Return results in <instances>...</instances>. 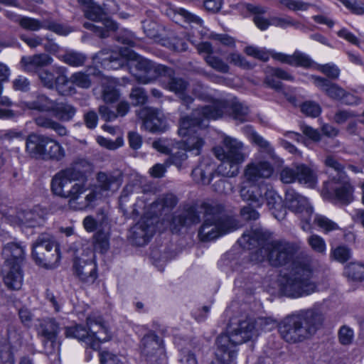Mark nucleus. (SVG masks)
I'll use <instances>...</instances> for the list:
<instances>
[{"label":"nucleus","mask_w":364,"mask_h":364,"mask_svg":"<svg viewBox=\"0 0 364 364\" xmlns=\"http://www.w3.org/2000/svg\"><path fill=\"white\" fill-rule=\"evenodd\" d=\"M129 97L134 105H144L147 100V95L144 89L141 87H133L130 92Z\"/></svg>","instance_id":"60"},{"label":"nucleus","mask_w":364,"mask_h":364,"mask_svg":"<svg viewBox=\"0 0 364 364\" xmlns=\"http://www.w3.org/2000/svg\"><path fill=\"white\" fill-rule=\"evenodd\" d=\"M301 110L308 116L316 117L320 114L321 109L318 104L314 102L308 101L302 104L301 106Z\"/></svg>","instance_id":"63"},{"label":"nucleus","mask_w":364,"mask_h":364,"mask_svg":"<svg viewBox=\"0 0 364 364\" xmlns=\"http://www.w3.org/2000/svg\"><path fill=\"white\" fill-rule=\"evenodd\" d=\"M78 1L82 4L87 5V9L85 11L86 18L97 23H100L105 16L103 9L100 6L95 5L92 0H78Z\"/></svg>","instance_id":"43"},{"label":"nucleus","mask_w":364,"mask_h":364,"mask_svg":"<svg viewBox=\"0 0 364 364\" xmlns=\"http://www.w3.org/2000/svg\"><path fill=\"white\" fill-rule=\"evenodd\" d=\"M259 330L255 325V319L247 317L240 320L237 326L230 335L220 334L216 340V346H219L218 355H222L225 350H228L227 355L236 357L237 346L257 338Z\"/></svg>","instance_id":"7"},{"label":"nucleus","mask_w":364,"mask_h":364,"mask_svg":"<svg viewBox=\"0 0 364 364\" xmlns=\"http://www.w3.org/2000/svg\"><path fill=\"white\" fill-rule=\"evenodd\" d=\"M332 189L336 198L344 204H348L353 200V187L350 184L346 174L341 175V178L333 177Z\"/></svg>","instance_id":"27"},{"label":"nucleus","mask_w":364,"mask_h":364,"mask_svg":"<svg viewBox=\"0 0 364 364\" xmlns=\"http://www.w3.org/2000/svg\"><path fill=\"white\" fill-rule=\"evenodd\" d=\"M89 71L90 70H87L86 72H76L73 73L70 77V82L80 88H89L92 84L90 79L91 73Z\"/></svg>","instance_id":"48"},{"label":"nucleus","mask_w":364,"mask_h":364,"mask_svg":"<svg viewBox=\"0 0 364 364\" xmlns=\"http://www.w3.org/2000/svg\"><path fill=\"white\" fill-rule=\"evenodd\" d=\"M344 274L354 282H361L364 279V264L351 262L344 269Z\"/></svg>","instance_id":"46"},{"label":"nucleus","mask_w":364,"mask_h":364,"mask_svg":"<svg viewBox=\"0 0 364 364\" xmlns=\"http://www.w3.org/2000/svg\"><path fill=\"white\" fill-rule=\"evenodd\" d=\"M163 76L168 77L166 85L168 89L177 95L181 100V106L178 108V111L183 114L186 110L191 109L194 100L186 93L188 83L183 78L173 77V70L171 75H166Z\"/></svg>","instance_id":"19"},{"label":"nucleus","mask_w":364,"mask_h":364,"mask_svg":"<svg viewBox=\"0 0 364 364\" xmlns=\"http://www.w3.org/2000/svg\"><path fill=\"white\" fill-rule=\"evenodd\" d=\"M280 2L293 11H306L313 5L301 0H280Z\"/></svg>","instance_id":"61"},{"label":"nucleus","mask_w":364,"mask_h":364,"mask_svg":"<svg viewBox=\"0 0 364 364\" xmlns=\"http://www.w3.org/2000/svg\"><path fill=\"white\" fill-rule=\"evenodd\" d=\"M323 321L324 315L318 307L300 310L281 321L279 333L289 343L302 342L314 335Z\"/></svg>","instance_id":"3"},{"label":"nucleus","mask_w":364,"mask_h":364,"mask_svg":"<svg viewBox=\"0 0 364 364\" xmlns=\"http://www.w3.org/2000/svg\"><path fill=\"white\" fill-rule=\"evenodd\" d=\"M245 52L247 55L262 61H267L269 58V53L264 49L252 46H247L245 48Z\"/></svg>","instance_id":"62"},{"label":"nucleus","mask_w":364,"mask_h":364,"mask_svg":"<svg viewBox=\"0 0 364 364\" xmlns=\"http://www.w3.org/2000/svg\"><path fill=\"white\" fill-rule=\"evenodd\" d=\"M50 141L53 143H48L45 146L46 155L41 156V160H51L55 161H60L65 156V151L61 144L56 140L50 137Z\"/></svg>","instance_id":"39"},{"label":"nucleus","mask_w":364,"mask_h":364,"mask_svg":"<svg viewBox=\"0 0 364 364\" xmlns=\"http://www.w3.org/2000/svg\"><path fill=\"white\" fill-rule=\"evenodd\" d=\"M312 275V269L309 264L294 262L289 272L282 275L280 290L283 294L291 298L310 295L316 291Z\"/></svg>","instance_id":"5"},{"label":"nucleus","mask_w":364,"mask_h":364,"mask_svg":"<svg viewBox=\"0 0 364 364\" xmlns=\"http://www.w3.org/2000/svg\"><path fill=\"white\" fill-rule=\"evenodd\" d=\"M227 107L225 101L216 100L210 105L193 109L190 116L181 117L178 133L186 139L179 143V148H183L196 156L200 155L205 141L199 131L208 126L209 119L221 117Z\"/></svg>","instance_id":"2"},{"label":"nucleus","mask_w":364,"mask_h":364,"mask_svg":"<svg viewBox=\"0 0 364 364\" xmlns=\"http://www.w3.org/2000/svg\"><path fill=\"white\" fill-rule=\"evenodd\" d=\"M186 152L187 151L183 148H179V150L169 156L167 162L176 166L178 169H181L183 167V164L188 159Z\"/></svg>","instance_id":"59"},{"label":"nucleus","mask_w":364,"mask_h":364,"mask_svg":"<svg viewBox=\"0 0 364 364\" xmlns=\"http://www.w3.org/2000/svg\"><path fill=\"white\" fill-rule=\"evenodd\" d=\"M200 208L203 210L204 220L198 230V237L203 242L213 240L239 228L237 220L223 214L220 205L203 203Z\"/></svg>","instance_id":"4"},{"label":"nucleus","mask_w":364,"mask_h":364,"mask_svg":"<svg viewBox=\"0 0 364 364\" xmlns=\"http://www.w3.org/2000/svg\"><path fill=\"white\" fill-rule=\"evenodd\" d=\"M4 284L11 290H18L23 284V271L17 263L4 262L1 267Z\"/></svg>","instance_id":"23"},{"label":"nucleus","mask_w":364,"mask_h":364,"mask_svg":"<svg viewBox=\"0 0 364 364\" xmlns=\"http://www.w3.org/2000/svg\"><path fill=\"white\" fill-rule=\"evenodd\" d=\"M215 171V165L210 159L204 158L191 173L193 180L203 185L210 183Z\"/></svg>","instance_id":"28"},{"label":"nucleus","mask_w":364,"mask_h":364,"mask_svg":"<svg viewBox=\"0 0 364 364\" xmlns=\"http://www.w3.org/2000/svg\"><path fill=\"white\" fill-rule=\"evenodd\" d=\"M178 199L172 193H167L161 196L152 205L154 209H156L159 214L168 212L177 204Z\"/></svg>","instance_id":"42"},{"label":"nucleus","mask_w":364,"mask_h":364,"mask_svg":"<svg viewBox=\"0 0 364 364\" xmlns=\"http://www.w3.org/2000/svg\"><path fill=\"white\" fill-rule=\"evenodd\" d=\"M297 164L284 167L279 173V179L283 183H292L296 181Z\"/></svg>","instance_id":"55"},{"label":"nucleus","mask_w":364,"mask_h":364,"mask_svg":"<svg viewBox=\"0 0 364 364\" xmlns=\"http://www.w3.org/2000/svg\"><path fill=\"white\" fill-rule=\"evenodd\" d=\"M160 9L164 14L176 22H178L179 17L181 16L188 22L195 23L198 25H201L203 23V20L198 16L194 15L183 9L176 8L168 2L161 3Z\"/></svg>","instance_id":"29"},{"label":"nucleus","mask_w":364,"mask_h":364,"mask_svg":"<svg viewBox=\"0 0 364 364\" xmlns=\"http://www.w3.org/2000/svg\"><path fill=\"white\" fill-rule=\"evenodd\" d=\"M100 24L102 26L91 22H85L83 26L93 31L102 38H107L109 31H114L118 28L117 23L112 19L107 18L106 15L104 16V19L100 22Z\"/></svg>","instance_id":"35"},{"label":"nucleus","mask_w":364,"mask_h":364,"mask_svg":"<svg viewBox=\"0 0 364 364\" xmlns=\"http://www.w3.org/2000/svg\"><path fill=\"white\" fill-rule=\"evenodd\" d=\"M18 218L23 225L31 228L41 225L45 220L43 213H40L39 208L23 211L19 213Z\"/></svg>","instance_id":"40"},{"label":"nucleus","mask_w":364,"mask_h":364,"mask_svg":"<svg viewBox=\"0 0 364 364\" xmlns=\"http://www.w3.org/2000/svg\"><path fill=\"white\" fill-rule=\"evenodd\" d=\"M311 79L314 85L327 96L333 100H340L344 95V90L338 85L331 82L329 80L312 75Z\"/></svg>","instance_id":"32"},{"label":"nucleus","mask_w":364,"mask_h":364,"mask_svg":"<svg viewBox=\"0 0 364 364\" xmlns=\"http://www.w3.org/2000/svg\"><path fill=\"white\" fill-rule=\"evenodd\" d=\"M0 363L15 364V360L10 346L5 338L0 336Z\"/></svg>","instance_id":"52"},{"label":"nucleus","mask_w":364,"mask_h":364,"mask_svg":"<svg viewBox=\"0 0 364 364\" xmlns=\"http://www.w3.org/2000/svg\"><path fill=\"white\" fill-rule=\"evenodd\" d=\"M285 205L289 210L299 215L302 230L306 232L310 231L313 208L310 205L307 198L294 189L289 188L286 191Z\"/></svg>","instance_id":"12"},{"label":"nucleus","mask_w":364,"mask_h":364,"mask_svg":"<svg viewBox=\"0 0 364 364\" xmlns=\"http://www.w3.org/2000/svg\"><path fill=\"white\" fill-rule=\"evenodd\" d=\"M312 217H314V223L322 229L325 232H328L339 229L338 225L335 222L323 215H313Z\"/></svg>","instance_id":"54"},{"label":"nucleus","mask_w":364,"mask_h":364,"mask_svg":"<svg viewBox=\"0 0 364 364\" xmlns=\"http://www.w3.org/2000/svg\"><path fill=\"white\" fill-rule=\"evenodd\" d=\"M297 175L296 181L308 187L312 188L316 183V176L314 171L305 164H297Z\"/></svg>","instance_id":"41"},{"label":"nucleus","mask_w":364,"mask_h":364,"mask_svg":"<svg viewBox=\"0 0 364 364\" xmlns=\"http://www.w3.org/2000/svg\"><path fill=\"white\" fill-rule=\"evenodd\" d=\"M251 140L260 148L261 152H264L267 154L268 159L275 161L278 160V156L275 154L273 146L262 136L253 132L251 134Z\"/></svg>","instance_id":"44"},{"label":"nucleus","mask_w":364,"mask_h":364,"mask_svg":"<svg viewBox=\"0 0 364 364\" xmlns=\"http://www.w3.org/2000/svg\"><path fill=\"white\" fill-rule=\"evenodd\" d=\"M60 59L65 63L70 66L79 67L84 65L86 60V56L81 53L69 51L62 55Z\"/></svg>","instance_id":"50"},{"label":"nucleus","mask_w":364,"mask_h":364,"mask_svg":"<svg viewBox=\"0 0 364 364\" xmlns=\"http://www.w3.org/2000/svg\"><path fill=\"white\" fill-rule=\"evenodd\" d=\"M273 173L274 167L271 163L259 156L246 166L244 176L248 182H257L259 179L269 178Z\"/></svg>","instance_id":"17"},{"label":"nucleus","mask_w":364,"mask_h":364,"mask_svg":"<svg viewBox=\"0 0 364 364\" xmlns=\"http://www.w3.org/2000/svg\"><path fill=\"white\" fill-rule=\"evenodd\" d=\"M144 119L146 129L152 133L164 132L168 129V124L164 114L159 110L145 107L139 113Z\"/></svg>","instance_id":"22"},{"label":"nucleus","mask_w":364,"mask_h":364,"mask_svg":"<svg viewBox=\"0 0 364 364\" xmlns=\"http://www.w3.org/2000/svg\"><path fill=\"white\" fill-rule=\"evenodd\" d=\"M263 196L268 208L272 210L274 217L279 220L283 219L286 214V209L283 205L282 198L275 191L269 188L267 185L265 187Z\"/></svg>","instance_id":"31"},{"label":"nucleus","mask_w":364,"mask_h":364,"mask_svg":"<svg viewBox=\"0 0 364 364\" xmlns=\"http://www.w3.org/2000/svg\"><path fill=\"white\" fill-rule=\"evenodd\" d=\"M331 255L334 259L343 263L350 259L351 257V250L346 246H338L331 250Z\"/></svg>","instance_id":"58"},{"label":"nucleus","mask_w":364,"mask_h":364,"mask_svg":"<svg viewBox=\"0 0 364 364\" xmlns=\"http://www.w3.org/2000/svg\"><path fill=\"white\" fill-rule=\"evenodd\" d=\"M296 252V247L285 241H273L269 244V262L278 267L291 262Z\"/></svg>","instance_id":"15"},{"label":"nucleus","mask_w":364,"mask_h":364,"mask_svg":"<svg viewBox=\"0 0 364 364\" xmlns=\"http://www.w3.org/2000/svg\"><path fill=\"white\" fill-rule=\"evenodd\" d=\"M270 233L267 231L258 229L254 231L244 232L239 239L238 242L244 248L257 250L250 252V258L252 262H262L264 260L269 261V244L267 242Z\"/></svg>","instance_id":"10"},{"label":"nucleus","mask_w":364,"mask_h":364,"mask_svg":"<svg viewBox=\"0 0 364 364\" xmlns=\"http://www.w3.org/2000/svg\"><path fill=\"white\" fill-rule=\"evenodd\" d=\"M36 330L44 352L48 355L58 353L60 348L58 337L61 331L60 323L54 318L47 317L38 320Z\"/></svg>","instance_id":"11"},{"label":"nucleus","mask_w":364,"mask_h":364,"mask_svg":"<svg viewBox=\"0 0 364 364\" xmlns=\"http://www.w3.org/2000/svg\"><path fill=\"white\" fill-rule=\"evenodd\" d=\"M32 257L38 265L54 268L60 259L59 245L53 236L43 233L33 244Z\"/></svg>","instance_id":"9"},{"label":"nucleus","mask_w":364,"mask_h":364,"mask_svg":"<svg viewBox=\"0 0 364 364\" xmlns=\"http://www.w3.org/2000/svg\"><path fill=\"white\" fill-rule=\"evenodd\" d=\"M44 28L60 36H67L73 31L70 27L48 19H45Z\"/></svg>","instance_id":"56"},{"label":"nucleus","mask_w":364,"mask_h":364,"mask_svg":"<svg viewBox=\"0 0 364 364\" xmlns=\"http://www.w3.org/2000/svg\"><path fill=\"white\" fill-rule=\"evenodd\" d=\"M48 143H53L49 136L31 133L26 139V152L31 158L40 160L41 156H46L45 146Z\"/></svg>","instance_id":"25"},{"label":"nucleus","mask_w":364,"mask_h":364,"mask_svg":"<svg viewBox=\"0 0 364 364\" xmlns=\"http://www.w3.org/2000/svg\"><path fill=\"white\" fill-rule=\"evenodd\" d=\"M129 49H124L120 53L102 50L95 55V59L107 70H117L129 62Z\"/></svg>","instance_id":"20"},{"label":"nucleus","mask_w":364,"mask_h":364,"mask_svg":"<svg viewBox=\"0 0 364 364\" xmlns=\"http://www.w3.org/2000/svg\"><path fill=\"white\" fill-rule=\"evenodd\" d=\"M2 255L5 259L4 262H10L20 264L24 258L25 246L19 242H9L4 246Z\"/></svg>","instance_id":"34"},{"label":"nucleus","mask_w":364,"mask_h":364,"mask_svg":"<svg viewBox=\"0 0 364 364\" xmlns=\"http://www.w3.org/2000/svg\"><path fill=\"white\" fill-rule=\"evenodd\" d=\"M155 232L154 218H142L130 230L129 237L138 246L146 245Z\"/></svg>","instance_id":"18"},{"label":"nucleus","mask_w":364,"mask_h":364,"mask_svg":"<svg viewBox=\"0 0 364 364\" xmlns=\"http://www.w3.org/2000/svg\"><path fill=\"white\" fill-rule=\"evenodd\" d=\"M223 146H215L213 151L218 159H229L235 163L242 164L247 156L244 153V144L235 138L225 136Z\"/></svg>","instance_id":"14"},{"label":"nucleus","mask_w":364,"mask_h":364,"mask_svg":"<svg viewBox=\"0 0 364 364\" xmlns=\"http://www.w3.org/2000/svg\"><path fill=\"white\" fill-rule=\"evenodd\" d=\"M129 62L130 73L136 80L143 84H148L161 75L172 73V69L161 64H156L144 58L132 50L129 51Z\"/></svg>","instance_id":"8"},{"label":"nucleus","mask_w":364,"mask_h":364,"mask_svg":"<svg viewBox=\"0 0 364 364\" xmlns=\"http://www.w3.org/2000/svg\"><path fill=\"white\" fill-rule=\"evenodd\" d=\"M272 57L283 63L306 68H310L314 63L308 55L300 51H295L292 55H287L282 53H272Z\"/></svg>","instance_id":"30"},{"label":"nucleus","mask_w":364,"mask_h":364,"mask_svg":"<svg viewBox=\"0 0 364 364\" xmlns=\"http://www.w3.org/2000/svg\"><path fill=\"white\" fill-rule=\"evenodd\" d=\"M140 349L142 356L151 364H156L164 353L163 341L154 332L142 338Z\"/></svg>","instance_id":"16"},{"label":"nucleus","mask_w":364,"mask_h":364,"mask_svg":"<svg viewBox=\"0 0 364 364\" xmlns=\"http://www.w3.org/2000/svg\"><path fill=\"white\" fill-rule=\"evenodd\" d=\"M307 243L314 252L325 254L326 250V242L321 236L312 234L307 238Z\"/></svg>","instance_id":"57"},{"label":"nucleus","mask_w":364,"mask_h":364,"mask_svg":"<svg viewBox=\"0 0 364 364\" xmlns=\"http://www.w3.org/2000/svg\"><path fill=\"white\" fill-rule=\"evenodd\" d=\"M147 15L149 19H144L141 21L142 28L146 35L150 38H156L159 36L160 26L156 22V19L153 18V12L147 11Z\"/></svg>","instance_id":"47"},{"label":"nucleus","mask_w":364,"mask_h":364,"mask_svg":"<svg viewBox=\"0 0 364 364\" xmlns=\"http://www.w3.org/2000/svg\"><path fill=\"white\" fill-rule=\"evenodd\" d=\"M87 326L88 330L80 324L66 327L65 336L83 341L94 350L100 348V343L111 339V332L101 316L95 315L88 316Z\"/></svg>","instance_id":"6"},{"label":"nucleus","mask_w":364,"mask_h":364,"mask_svg":"<svg viewBox=\"0 0 364 364\" xmlns=\"http://www.w3.org/2000/svg\"><path fill=\"white\" fill-rule=\"evenodd\" d=\"M245 6L247 11L253 16L255 24L262 31L267 29L270 25L282 28H286L290 26H293L296 28H300L301 24L299 22L295 21L290 16H274L270 18V19L264 18L262 15L267 11V8L264 6L251 4H247Z\"/></svg>","instance_id":"13"},{"label":"nucleus","mask_w":364,"mask_h":364,"mask_svg":"<svg viewBox=\"0 0 364 364\" xmlns=\"http://www.w3.org/2000/svg\"><path fill=\"white\" fill-rule=\"evenodd\" d=\"M201 213H203L201 209L200 211H198L193 205L185 206L183 210L176 214L172 218L171 224L173 230L178 232L182 227H188L200 223Z\"/></svg>","instance_id":"26"},{"label":"nucleus","mask_w":364,"mask_h":364,"mask_svg":"<svg viewBox=\"0 0 364 364\" xmlns=\"http://www.w3.org/2000/svg\"><path fill=\"white\" fill-rule=\"evenodd\" d=\"M73 269L75 275L82 282L92 284L97 277V266L92 258H75Z\"/></svg>","instance_id":"24"},{"label":"nucleus","mask_w":364,"mask_h":364,"mask_svg":"<svg viewBox=\"0 0 364 364\" xmlns=\"http://www.w3.org/2000/svg\"><path fill=\"white\" fill-rule=\"evenodd\" d=\"M266 186L264 183L248 182L245 179V181L241 183L240 196L242 200L259 208L264 201L263 193Z\"/></svg>","instance_id":"21"},{"label":"nucleus","mask_w":364,"mask_h":364,"mask_svg":"<svg viewBox=\"0 0 364 364\" xmlns=\"http://www.w3.org/2000/svg\"><path fill=\"white\" fill-rule=\"evenodd\" d=\"M34 122L38 127L53 130L60 136H66L68 132L64 125L46 114H41L35 117Z\"/></svg>","instance_id":"36"},{"label":"nucleus","mask_w":364,"mask_h":364,"mask_svg":"<svg viewBox=\"0 0 364 364\" xmlns=\"http://www.w3.org/2000/svg\"><path fill=\"white\" fill-rule=\"evenodd\" d=\"M54 100L43 94H38L33 100L23 102V107L31 110L41 112H50Z\"/></svg>","instance_id":"37"},{"label":"nucleus","mask_w":364,"mask_h":364,"mask_svg":"<svg viewBox=\"0 0 364 364\" xmlns=\"http://www.w3.org/2000/svg\"><path fill=\"white\" fill-rule=\"evenodd\" d=\"M231 110L232 117L240 122L247 120L249 113V108L241 102L235 100L231 104Z\"/></svg>","instance_id":"51"},{"label":"nucleus","mask_w":364,"mask_h":364,"mask_svg":"<svg viewBox=\"0 0 364 364\" xmlns=\"http://www.w3.org/2000/svg\"><path fill=\"white\" fill-rule=\"evenodd\" d=\"M92 165L85 159H77L68 167L56 173L51 180L53 193L68 200L70 207L84 210L92 207L104 193L106 196L117 191L122 184L120 176L100 172L97 175V186L92 189L81 202L77 200L87 190V173Z\"/></svg>","instance_id":"1"},{"label":"nucleus","mask_w":364,"mask_h":364,"mask_svg":"<svg viewBox=\"0 0 364 364\" xmlns=\"http://www.w3.org/2000/svg\"><path fill=\"white\" fill-rule=\"evenodd\" d=\"M220 164L217 167L216 172L225 177H234L239 173L240 164L229 159H219Z\"/></svg>","instance_id":"45"},{"label":"nucleus","mask_w":364,"mask_h":364,"mask_svg":"<svg viewBox=\"0 0 364 364\" xmlns=\"http://www.w3.org/2000/svg\"><path fill=\"white\" fill-rule=\"evenodd\" d=\"M206 63L217 72L221 73H228L230 70V66L222 58L209 54L204 57Z\"/></svg>","instance_id":"49"},{"label":"nucleus","mask_w":364,"mask_h":364,"mask_svg":"<svg viewBox=\"0 0 364 364\" xmlns=\"http://www.w3.org/2000/svg\"><path fill=\"white\" fill-rule=\"evenodd\" d=\"M19 25L24 29L31 31H37L41 28H44L45 19L39 21L31 17L23 16L18 18Z\"/></svg>","instance_id":"53"},{"label":"nucleus","mask_w":364,"mask_h":364,"mask_svg":"<svg viewBox=\"0 0 364 364\" xmlns=\"http://www.w3.org/2000/svg\"><path fill=\"white\" fill-rule=\"evenodd\" d=\"M227 60L232 64L235 66L242 68H250L251 65L246 60L244 56H242L239 53H231L228 57Z\"/></svg>","instance_id":"64"},{"label":"nucleus","mask_w":364,"mask_h":364,"mask_svg":"<svg viewBox=\"0 0 364 364\" xmlns=\"http://www.w3.org/2000/svg\"><path fill=\"white\" fill-rule=\"evenodd\" d=\"M53 58L45 53L36 54L32 56H23L21 63L26 72H37L40 68L52 63Z\"/></svg>","instance_id":"33"},{"label":"nucleus","mask_w":364,"mask_h":364,"mask_svg":"<svg viewBox=\"0 0 364 364\" xmlns=\"http://www.w3.org/2000/svg\"><path fill=\"white\" fill-rule=\"evenodd\" d=\"M51 112L58 119L70 121L76 113V108L66 102H54Z\"/></svg>","instance_id":"38"}]
</instances>
